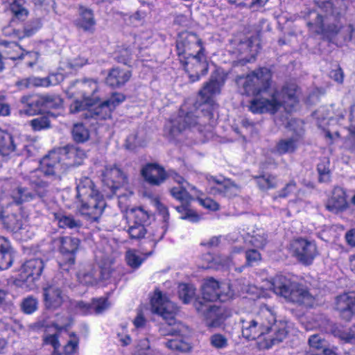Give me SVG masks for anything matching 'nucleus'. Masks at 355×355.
Listing matches in <instances>:
<instances>
[{
  "mask_svg": "<svg viewBox=\"0 0 355 355\" xmlns=\"http://www.w3.org/2000/svg\"><path fill=\"white\" fill-rule=\"evenodd\" d=\"M76 197L81 202L80 211L92 222H97L107 206L103 196L96 189L92 180L81 177L76 182Z\"/></svg>",
  "mask_w": 355,
  "mask_h": 355,
  "instance_id": "obj_1",
  "label": "nucleus"
},
{
  "mask_svg": "<svg viewBox=\"0 0 355 355\" xmlns=\"http://www.w3.org/2000/svg\"><path fill=\"white\" fill-rule=\"evenodd\" d=\"M297 86L295 83H286L281 92H275L271 98H255L250 101V110L254 114L270 112L275 114L284 105L288 112H291L298 103L296 95Z\"/></svg>",
  "mask_w": 355,
  "mask_h": 355,
  "instance_id": "obj_2",
  "label": "nucleus"
},
{
  "mask_svg": "<svg viewBox=\"0 0 355 355\" xmlns=\"http://www.w3.org/2000/svg\"><path fill=\"white\" fill-rule=\"evenodd\" d=\"M272 287L277 295L289 302L306 307H312L315 304V297L308 289L284 275H276L272 280Z\"/></svg>",
  "mask_w": 355,
  "mask_h": 355,
  "instance_id": "obj_3",
  "label": "nucleus"
},
{
  "mask_svg": "<svg viewBox=\"0 0 355 355\" xmlns=\"http://www.w3.org/2000/svg\"><path fill=\"white\" fill-rule=\"evenodd\" d=\"M152 312L161 315L165 323L161 324L159 332L161 336H180L184 333L186 327L175 318L174 313L169 310L170 302L161 291L155 290L150 299Z\"/></svg>",
  "mask_w": 355,
  "mask_h": 355,
  "instance_id": "obj_4",
  "label": "nucleus"
},
{
  "mask_svg": "<svg viewBox=\"0 0 355 355\" xmlns=\"http://www.w3.org/2000/svg\"><path fill=\"white\" fill-rule=\"evenodd\" d=\"M272 75L267 68H261L246 76H238L236 83L243 95L257 96L270 87Z\"/></svg>",
  "mask_w": 355,
  "mask_h": 355,
  "instance_id": "obj_5",
  "label": "nucleus"
},
{
  "mask_svg": "<svg viewBox=\"0 0 355 355\" xmlns=\"http://www.w3.org/2000/svg\"><path fill=\"white\" fill-rule=\"evenodd\" d=\"M20 102L24 108L19 110L20 114L28 116L43 114L49 109H58L62 107L63 100L58 95H33L23 96Z\"/></svg>",
  "mask_w": 355,
  "mask_h": 355,
  "instance_id": "obj_6",
  "label": "nucleus"
},
{
  "mask_svg": "<svg viewBox=\"0 0 355 355\" xmlns=\"http://www.w3.org/2000/svg\"><path fill=\"white\" fill-rule=\"evenodd\" d=\"M205 51V47H200L197 53H189L188 55L179 58L191 83L199 80L200 76L208 72L209 64Z\"/></svg>",
  "mask_w": 355,
  "mask_h": 355,
  "instance_id": "obj_7",
  "label": "nucleus"
},
{
  "mask_svg": "<svg viewBox=\"0 0 355 355\" xmlns=\"http://www.w3.org/2000/svg\"><path fill=\"white\" fill-rule=\"evenodd\" d=\"M98 89L96 81L93 79L76 80L71 83L69 92L80 98L83 101L76 100L74 103V108L71 112H76L85 109V105H92L94 94Z\"/></svg>",
  "mask_w": 355,
  "mask_h": 355,
  "instance_id": "obj_8",
  "label": "nucleus"
},
{
  "mask_svg": "<svg viewBox=\"0 0 355 355\" xmlns=\"http://www.w3.org/2000/svg\"><path fill=\"white\" fill-rule=\"evenodd\" d=\"M44 263L41 259H31L26 261L21 267L15 284L26 290H33L36 287L35 282L42 275Z\"/></svg>",
  "mask_w": 355,
  "mask_h": 355,
  "instance_id": "obj_9",
  "label": "nucleus"
},
{
  "mask_svg": "<svg viewBox=\"0 0 355 355\" xmlns=\"http://www.w3.org/2000/svg\"><path fill=\"white\" fill-rule=\"evenodd\" d=\"M67 169V164L61 162V155L58 150L50 151L40 161L42 173L52 181H62Z\"/></svg>",
  "mask_w": 355,
  "mask_h": 355,
  "instance_id": "obj_10",
  "label": "nucleus"
},
{
  "mask_svg": "<svg viewBox=\"0 0 355 355\" xmlns=\"http://www.w3.org/2000/svg\"><path fill=\"white\" fill-rule=\"evenodd\" d=\"M58 249L60 254L58 258V264L61 270L68 272L76 263L80 240L76 237L62 236L58 239Z\"/></svg>",
  "mask_w": 355,
  "mask_h": 355,
  "instance_id": "obj_11",
  "label": "nucleus"
},
{
  "mask_svg": "<svg viewBox=\"0 0 355 355\" xmlns=\"http://www.w3.org/2000/svg\"><path fill=\"white\" fill-rule=\"evenodd\" d=\"M233 295L229 284L219 283L214 278L206 280L202 286V297L195 300H203L204 302H211L228 300Z\"/></svg>",
  "mask_w": 355,
  "mask_h": 355,
  "instance_id": "obj_12",
  "label": "nucleus"
},
{
  "mask_svg": "<svg viewBox=\"0 0 355 355\" xmlns=\"http://www.w3.org/2000/svg\"><path fill=\"white\" fill-rule=\"evenodd\" d=\"M272 319L269 309H261L252 318L242 320V335L248 340H255L263 336L267 320Z\"/></svg>",
  "mask_w": 355,
  "mask_h": 355,
  "instance_id": "obj_13",
  "label": "nucleus"
},
{
  "mask_svg": "<svg viewBox=\"0 0 355 355\" xmlns=\"http://www.w3.org/2000/svg\"><path fill=\"white\" fill-rule=\"evenodd\" d=\"M265 323L263 340L265 348L270 349L282 343L288 334V324L286 321L277 320L272 313V319Z\"/></svg>",
  "mask_w": 355,
  "mask_h": 355,
  "instance_id": "obj_14",
  "label": "nucleus"
},
{
  "mask_svg": "<svg viewBox=\"0 0 355 355\" xmlns=\"http://www.w3.org/2000/svg\"><path fill=\"white\" fill-rule=\"evenodd\" d=\"M193 305L204 319L205 325L208 328H218L224 321L223 310L214 304L204 302L203 300H194Z\"/></svg>",
  "mask_w": 355,
  "mask_h": 355,
  "instance_id": "obj_15",
  "label": "nucleus"
},
{
  "mask_svg": "<svg viewBox=\"0 0 355 355\" xmlns=\"http://www.w3.org/2000/svg\"><path fill=\"white\" fill-rule=\"evenodd\" d=\"M291 249L293 256L305 266L311 265L319 254L315 242L303 238L293 240Z\"/></svg>",
  "mask_w": 355,
  "mask_h": 355,
  "instance_id": "obj_16",
  "label": "nucleus"
},
{
  "mask_svg": "<svg viewBox=\"0 0 355 355\" xmlns=\"http://www.w3.org/2000/svg\"><path fill=\"white\" fill-rule=\"evenodd\" d=\"M204 47L202 40L193 32L183 31L176 40V51L179 58L188 55L189 53H197L198 49Z\"/></svg>",
  "mask_w": 355,
  "mask_h": 355,
  "instance_id": "obj_17",
  "label": "nucleus"
},
{
  "mask_svg": "<svg viewBox=\"0 0 355 355\" xmlns=\"http://www.w3.org/2000/svg\"><path fill=\"white\" fill-rule=\"evenodd\" d=\"M208 182L216 183L218 187H210L209 193L213 195H220L225 198H232L239 195L241 187L232 182L230 179L223 176L216 177L211 175H206Z\"/></svg>",
  "mask_w": 355,
  "mask_h": 355,
  "instance_id": "obj_18",
  "label": "nucleus"
},
{
  "mask_svg": "<svg viewBox=\"0 0 355 355\" xmlns=\"http://www.w3.org/2000/svg\"><path fill=\"white\" fill-rule=\"evenodd\" d=\"M315 4L336 22H340L347 13L348 0H313Z\"/></svg>",
  "mask_w": 355,
  "mask_h": 355,
  "instance_id": "obj_19",
  "label": "nucleus"
},
{
  "mask_svg": "<svg viewBox=\"0 0 355 355\" xmlns=\"http://www.w3.org/2000/svg\"><path fill=\"white\" fill-rule=\"evenodd\" d=\"M103 177L104 184L110 189L112 195H116L117 190L128 184L127 175L116 165L107 166Z\"/></svg>",
  "mask_w": 355,
  "mask_h": 355,
  "instance_id": "obj_20",
  "label": "nucleus"
},
{
  "mask_svg": "<svg viewBox=\"0 0 355 355\" xmlns=\"http://www.w3.org/2000/svg\"><path fill=\"white\" fill-rule=\"evenodd\" d=\"M141 175L144 180L152 186H160L168 178V173L164 167L156 163H148L141 170Z\"/></svg>",
  "mask_w": 355,
  "mask_h": 355,
  "instance_id": "obj_21",
  "label": "nucleus"
},
{
  "mask_svg": "<svg viewBox=\"0 0 355 355\" xmlns=\"http://www.w3.org/2000/svg\"><path fill=\"white\" fill-rule=\"evenodd\" d=\"M171 123L169 133L175 137L187 128L195 126L198 123L197 116L192 112H186L183 107H181L178 116L171 121Z\"/></svg>",
  "mask_w": 355,
  "mask_h": 355,
  "instance_id": "obj_22",
  "label": "nucleus"
},
{
  "mask_svg": "<svg viewBox=\"0 0 355 355\" xmlns=\"http://www.w3.org/2000/svg\"><path fill=\"white\" fill-rule=\"evenodd\" d=\"M334 309L343 320L350 321L355 315V295L345 293L337 296Z\"/></svg>",
  "mask_w": 355,
  "mask_h": 355,
  "instance_id": "obj_23",
  "label": "nucleus"
},
{
  "mask_svg": "<svg viewBox=\"0 0 355 355\" xmlns=\"http://www.w3.org/2000/svg\"><path fill=\"white\" fill-rule=\"evenodd\" d=\"M99 98L94 99L92 105H85L82 116L85 119H94L96 120H105L111 117L113 112L107 103L104 101L99 102Z\"/></svg>",
  "mask_w": 355,
  "mask_h": 355,
  "instance_id": "obj_24",
  "label": "nucleus"
},
{
  "mask_svg": "<svg viewBox=\"0 0 355 355\" xmlns=\"http://www.w3.org/2000/svg\"><path fill=\"white\" fill-rule=\"evenodd\" d=\"M132 70L114 67L108 70L105 83L112 89L123 87L132 77Z\"/></svg>",
  "mask_w": 355,
  "mask_h": 355,
  "instance_id": "obj_25",
  "label": "nucleus"
},
{
  "mask_svg": "<svg viewBox=\"0 0 355 355\" xmlns=\"http://www.w3.org/2000/svg\"><path fill=\"white\" fill-rule=\"evenodd\" d=\"M223 83L219 74L211 75L209 81L205 83L203 87L199 91L198 94L202 102L209 103L214 95L220 94Z\"/></svg>",
  "mask_w": 355,
  "mask_h": 355,
  "instance_id": "obj_26",
  "label": "nucleus"
},
{
  "mask_svg": "<svg viewBox=\"0 0 355 355\" xmlns=\"http://www.w3.org/2000/svg\"><path fill=\"white\" fill-rule=\"evenodd\" d=\"M45 308L54 311L60 308L64 301L62 290L57 286H49L43 291Z\"/></svg>",
  "mask_w": 355,
  "mask_h": 355,
  "instance_id": "obj_27",
  "label": "nucleus"
},
{
  "mask_svg": "<svg viewBox=\"0 0 355 355\" xmlns=\"http://www.w3.org/2000/svg\"><path fill=\"white\" fill-rule=\"evenodd\" d=\"M111 272L108 268L101 266H91L82 276L83 281L87 284H95L98 282L108 279Z\"/></svg>",
  "mask_w": 355,
  "mask_h": 355,
  "instance_id": "obj_28",
  "label": "nucleus"
},
{
  "mask_svg": "<svg viewBox=\"0 0 355 355\" xmlns=\"http://www.w3.org/2000/svg\"><path fill=\"white\" fill-rule=\"evenodd\" d=\"M15 252L10 241L0 236V270L8 269L12 265Z\"/></svg>",
  "mask_w": 355,
  "mask_h": 355,
  "instance_id": "obj_29",
  "label": "nucleus"
},
{
  "mask_svg": "<svg viewBox=\"0 0 355 355\" xmlns=\"http://www.w3.org/2000/svg\"><path fill=\"white\" fill-rule=\"evenodd\" d=\"M347 206L345 191L340 187H335L331 198L327 204V209L334 212L343 211L347 208Z\"/></svg>",
  "mask_w": 355,
  "mask_h": 355,
  "instance_id": "obj_30",
  "label": "nucleus"
},
{
  "mask_svg": "<svg viewBox=\"0 0 355 355\" xmlns=\"http://www.w3.org/2000/svg\"><path fill=\"white\" fill-rule=\"evenodd\" d=\"M303 134V130H300L291 137L279 140L275 146L276 152L279 155L293 153L297 149V143Z\"/></svg>",
  "mask_w": 355,
  "mask_h": 355,
  "instance_id": "obj_31",
  "label": "nucleus"
},
{
  "mask_svg": "<svg viewBox=\"0 0 355 355\" xmlns=\"http://www.w3.org/2000/svg\"><path fill=\"white\" fill-rule=\"evenodd\" d=\"M61 157H65L71 162L67 164L76 166L81 164L82 160L86 157L85 151L73 145H67L58 149Z\"/></svg>",
  "mask_w": 355,
  "mask_h": 355,
  "instance_id": "obj_32",
  "label": "nucleus"
},
{
  "mask_svg": "<svg viewBox=\"0 0 355 355\" xmlns=\"http://www.w3.org/2000/svg\"><path fill=\"white\" fill-rule=\"evenodd\" d=\"M32 119L30 121V125L33 131H41L42 130H46L51 128V122L50 118L55 119L56 117L51 112H46Z\"/></svg>",
  "mask_w": 355,
  "mask_h": 355,
  "instance_id": "obj_33",
  "label": "nucleus"
},
{
  "mask_svg": "<svg viewBox=\"0 0 355 355\" xmlns=\"http://www.w3.org/2000/svg\"><path fill=\"white\" fill-rule=\"evenodd\" d=\"M11 197L15 203L17 205H22L23 203L34 200V196L32 193V190L21 185H19L12 189L11 192Z\"/></svg>",
  "mask_w": 355,
  "mask_h": 355,
  "instance_id": "obj_34",
  "label": "nucleus"
},
{
  "mask_svg": "<svg viewBox=\"0 0 355 355\" xmlns=\"http://www.w3.org/2000/svg\"><path fill=\"white\" fill-rule=\"evenodd\" d=\"M0 218L6 229L13 232H17L22 227L23 223L21 217L15 214H10L4 216L0 213Z\"/></svg>",
  "mask_w": 355,
  "mask_h": 355,
  "instance_id": "obj_35",
  "label": "nucleus"
},
{
  "mask_svg": "<svg viewBox=\"0 0 355 355\" xmlns=\"http://www.w3.org/2000/svg\"><path fill=\"white\" fill-rule=\"evenodd\" d=\"M16 149L14 138L8 132H0V155L3 157L10 155Z\"/></svg>",
  "mask_w": 355,
  "mask_h": 355,
  "instance_id": "obj_36",
  "label": "nucleus"
},
{
  "mask_svg": "<svg viewBox=\"0 0 355 355\" xmlns=\"http://www.w3.org/2000/svg\"><path fill=\"white\" fill-rule=\"evenodd\" d=\"M129 226L145 225L149 220V214L141 207L132 209L128 212Z\"/></svg>",
  "mask_w": 355,
  "mask_h": 355,
  "instance_id": "obj_37",
  "label": "nucleus"
},
{
  "mask_svg": "<svg viewBox=\"0 0 355 355\" xmlns=\"http://www.w3.org/2000/svg\"><path fill=\"white\" fill-rule=\"evenodd\" d=\"M80 15L81 17L78 22L79 27L82 28L85 31L92 33L96 24L93 11L88 8H84L82 10Z\"/></svg>",
  "mask_w": 355,
  "mask_h": 355,
  "instance_id": "obj_38",
  "label": "nucleus"
},
{
  "mask_svg": "<svg viewBox=\"0 0 355 355\" xmlns=\"http://www.w3.org/2000/svg\"><path fill=\"white\" fill-rule=\"evenodd\" d=\"M55 219L58 221V225L61 228L76 229L82 226L80 220L75 219L71 215L55 214Z\"/></svg>",
  "mask_w": 355,
  "mask_h": 355,
  "instance_id": "obj_39",
  "label": "nucleus"
},
{
  "mask_svg": "<svg viewBox=\"0 0 355 355\" xmlns=\"http://www.w3.org/2000/svg\"><path fill=\"white\" fill-rule=\"evenodd\" d=\"M31 185L32 187V193L34 196V200L38 198L43 200L44 198L48 196L49 193V184L47 182L42 180H33L31 182Z\"/></svg>",
  "mask_w": 355,
  "mask_h": 355,
  "instance_id": "obj_40",
  "label": "nucleus"
},
{
  "mask_svg": "<svg viewBox=\"0 0 355 355\" xmlns=\"http://www.w3.org/2000/svg\"><path fill=\"white\" fill-rule=\"evenodd\" d=\"M42 26L41 18H33L28 21L24 26V31L21 35H19V39L29 37L35 35Z\"/></svg>",
  "mask_w": 355,
  "mask_h": 355,
  "instance_id": "obj_41",
  "label": "nucleus"
},
{
  "mask_svg": "<svg viewBox=\"0 0 355 355\" xmlns=\"http://www.w3.org/2000/svg\"><path fill=\"white\" fill-rule=\"evenodd\" d=\"M254 178L259 188L262 191L275 188L277 184L276 177L270 174L256 176Z\"/></svg>",
  "mask_w": 355,
  "mask_h": 355,
  "instance_id": "obj_42",
  "label": "nucleus"
},
{
  "mask_svg": "<svg viewBox=\"0 0 355 355\" xmlns=\"http://www.w3.org/2000/svg\"><path fill=\"white\" fill-rule=\"evenodd\" d=\"M71 134L73 140L78 143H83L89 138V132L83 123L74 124Z\"/></svg>",
  "mask_w": 355,
  "mask_h": 355,
  "instance_id": "obj_43",
  "label": "nucleus"
},
{
  "mask_svg": "<svg viewBox=\"0 0 355 355\" xmlns=\"http://www.w3.org/2000/svg\"><path fill=\"white\" fill-rule=\"evenodd\" d=\"M170 193L174 198L180 201L182 203L189 204L190 200L192 198L187 189L183 186L171 188L170 189Z\"/></svg>",
  "mask_w": 355,
  "mask_h": 355,
  "instance_id": "obj_44",
  "label": "nucleus"
},
{
  "mask_svg": "<svg viewBox=\"0 0 355 355\" xmlns=\"http://www.w3.org/2000/svg\"><path fill=\"white\" fill-rule=\"evenodd\" d=\"M24 0H14L10 4V11L13 16L19 20H24L28 15V10L21 6Z\"/></svg>",
  "mask_w": 355,
  "mask_h": 355,
  "instance_id": "obj_45",
  "label": "nucleus"
},
{
  "mask_svg": "<svg viewBox=\"0 0 355 355\" xmlns=\"http://www.w3.org/2000/svg\"><path fill=\"white\" fill-rule=\"evenodd\" d=\"M194 294L195 290L192 286L186 284H182L179 286L178 295L180 299H181L184 304L190 302Z\"/></svg>",
  "mask_w": 355,
  "mask_h": 355,
  "instance_id": "obj_46",
  "label": "nucleus"
},
{
  "mask_svg": "<svg viewBox=\"0 0 355 355\" xmlns=\"http://www.w3.org/2000/svg\"><path fill=\"white\" fill-rule=\"evenodd\" d=\"M37 300L33 296H28L22 300L21 309L24 313L31 314L37 310Z\"/></svg>",
  "mask_w": 355,
  "mask_h": 355,
  "instance_id": "obj_47",
  "label": "nucleus"
},
{
  "mask_svg": "<svg viewBox=\"0 0 355 355\" xmlns=\"http://www.w3.org/2000/svg\"><path fill=\"white\" fill-rule=\"evenodd\" d=\"M211 345L217 349H221L227 347L228 339L227 338L221 334H214L209 338Z\"/></svg>",
  "mask_w": 355,
  "mask_h": 355,
  "instance_id": "obj_48",
  "label": "nucleus"
},
{
  "mask_svg": "<svg viewBox=\"0 0 355 355\" xmlns=\"http://www.w3.org/2000/svg\"><path fill=\"white\" fill-rule=\"evenodd\" d=\"M250 243L256 248H261L267 243V235L261 230L254 232L251 236Z\"/></svg>",
  "mask_w": 355,
  "mask_h": 355,
  "instance_id": "obj_49",
  "label": "nucleus"
},
{
  "mask_svg": "<svg viewBox=\"0 0 355 355\" xmlns=\"http://www.w3.org/2000/svg\"><path fill=\"white\" fill-rule=\"evenodd\" d=\"M338 336L345 343L355 345V325L339 330L338 331Z\"/></svg>",
  "mask_w": 355,
  "mask_h": 355,
  "instance_id": "obj_50",
  "label": "nucleus"
},
{
  "mask_svg": "<svg viewBox=\"0 0 355 355\" xmlns=\"http://www.w3.org/2000/svg\"><path fill=\"white\" fill-rule=\"evenodd\" d=\"M329 164V162H322L317 166L319 181L320 182H327L330 180L331 175Z\"/></svg>",
  "mask_w": 355,
  "mask_h": 355,
  "instance_id": "obj_51",
  "label": "nucleus"
},
{
  "mask_svg": "<svg viewBox=\"0 0 355 355\" xmlns=\"http://www.w3.org/2000/svg\"><path fill=\"white\" fill-rule=\"evenodd\" d=\"M144 142L142 139L139 138L137 133L130 135L125 140V148L130 150H134L137 147L143 146Z\"/></svg>",
  "mask_w": 355,
  "mask_h": 355,
  "instance_id": "obj_52",
  "label": "nucleus"
},
{
  "mask_svg": "<svg viewBox=\"0 0 355 355\" xmlns=\"http://www.w3.org/2000/svg\"><path fill=\"white\" fill-rule=\"evenodd\" d=\"M128 233L131 239L139 240L145 236L147 230L145 225L129 226Z\"/></svg>",
  "mask_w": 355,
  "mask_h": 355,
  "instance_id": "obj_53",
  "label": "nucleus"
},
{
  "mask_svg": "<svg viewBox=\"0 0 355 355\" xmlns=\"http://www.w3.org/2000/svg\"><path fill=\"white\" fill-rule=\"evenodd\" d=\"M31 1L37 8L43 9L46 12H49L50 10H52L53 12H56V3L55 0H31Z\"/></svg>",
  "mask_w": 355,
  "mask_h": 355,
  "instance_id": "obj_54",
  "label": "nucleus"
},
{
  "mask_svg": "<svg viewBox=\"0 0 355 355\" xmlns=\"http://www.w3.org/2000/svg\"><path fill=\"white\" fill-rule=\"evenodd\" d=\"M125 98L126 97L123 94L113 92L110 97L105 101L107 103L111 110L114 111L119 105L125 101Z\"/></svg>",
  "mask_w": 355,
  "mask_h": 355,
  "instance_id": "obj_55",
  "label": "nucleus"
},
{
  "mask_svg": "<svg viewBox=\"0 0 355 355\" xmlns=\"http://www.w3.org/2000/svg\"><path fill=\"white\" fill-rule=\"evenodd\" d=\"M92 312L96 313H101L108 307L107 300L105 298H94L92 301Z\"/></svg>",
  "mask_w": 355,
  "mask_h": 355,
  "instance_id": "obj_56",
  "label": "nucleus"
},
{
  "mask_svg": "<svg viewBox=\"0 0 355 355\" xmlns=\"http://www.w3.org/2000/svg\"><path fill=\"white\" fill-rule=\"evenodd\" d=\"M309 344L311 348H314L315 349H322L323 350L325 349V340L319 334H313L309 338Z\"/></svg>",
  "mask_w": 355,
  "mask_h": 355,
  "instance_id": "obj_57",
  "label": "nucleus"
},
{
  "mask_svg": "<svg viewBox=\"0 0 355 355\" xmlns=\"http://www.w3.org/2000/svg\"><path fill=\"white\" fill-rule=\"evenodd\" d=\"M246 262L245 266H252L261 260V254L257 250H249L245 252Z\"/></svg>",
  "mask_w": 355,
  "mask_h": 355,
  "instance_id": "obj_58",
  "label": "nucleus"
},
{
  "mask_svg": "<svg viewBox=\"0 0 355 355\" xmlns=\"http://www.w3.org/2000/svg\"><path fill=\"white\" fill-rule=\"evenodd\" d=\"M78 347V339H70L64 347V354L65 355H73Z\"/></svg>",
  "mask_w": 355,
  "mask_h": 355,
  "instance_id": "obj_59",
  "label": "nucleus"
},
{
  "mask_svg": "<svg viewBox=\"0 0 355 355\" xmlns=\"http://www.w3.org/2000/svg\"><path fill=\"white\" fill-rule=\"evenodd\" d=\"M126 261L128 264L132 268H138L142 263V259L140 257L132 252H127Z\"/></svg>",
  "mask_w": 355,
  "mask_h": 355,
  "instance_id": "obj_60",
  "label": "nucleus"
},
{
  "mask_svg": "<svg viewBox=\"0 0 355 355\" xmlns=\"http://www.w3.org/2000/svg\"><path fill=\"white\" fill-rule=\"evenodd\" d=\"M8 295L5 291L0 289V313L6 311L12 306L11 302L8 300Z\"/></svg>",
  "mask_w": 355,
  "mask_h": 355,
  "instance_id": "obj_61",
  "label": "nucleus"
},
{
  "mask_svg": "<svg viewBox=\"0 0 355 355\" xmlns=\"http://www.w3.org/2000/svg\"><path fill=\"white\" fill-rule=\"evenodd\" d=\"M182 220H187L192 223H198L200 220V216L197 212L191 209H188L186 213L180 217Z\"/></svg>",
  "mask_w": 355,
  "mask_h": 355,
  "instance_id": "obj_62",
  "label": "nucleus"
},
{
  "mask_svg": "<svg viewBox=\"0 0 355 355\" xmlns=\"http://www.w3.org/2000/svg\"><path fill=\"white\" fill-rule=\"evenodd\" d=\"M199 202L205 208L211 211H217L219 209L220 205L214 200L207 198L205 199H199Z\"/></svg>",
  "mask_w": 355,
  "mask_h": 355,
  "instance_id": "obj_63",
  "label": "nucleus"
},
{
  "mask_svg": "<svg viewBox=\"0 0 355 355\" xmlns=\"http://www.w3.org/2000/svg\"><path fill=\"white\" fill-rule=\"evenodd\" d=\"M296 189V182L293 180L290 181L282 189L278 194L279 198H286L291 193L293 192Z\"/></svg>",
  "mask_w": 355,
  "mask_h": 355,
  "instance_id": "obj_64",
  "label": "nucleus"
}]
</instances>
